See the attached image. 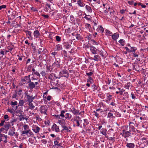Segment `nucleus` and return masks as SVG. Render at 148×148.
<instances>
[{
    "mask_svg": "<svg viewBox=\"0 0 148 148\" xmlns=\"http://www.w3.org/2000/svg\"><path fill=\"white\" fill-rule=\"evenodd\" d=\"M128 126H125V129L123 130L121 132L119 133L120 135L122 136L123 137L126 138L130 136H131L133 135L132 134L128 131Z\"/></svg>",
    "mask_w": 148,
    "mask_h": 148,
    "instance_id": "1",
    "label": "nucleus"
},
{
    "mask_svg": "<svg viewBox=\"0 0 148 148\" xmlns=\"http://www.w3.org/2000/svg\"><path fill=\"white\" fill-rule=\"evenodd\" d=\"M73 126L74 127H79L80 128L82 127V121L81 119L79 116L75 117L73 120Z\"/></svg>",
    "mask_w": 148,
    "mask_h": 148,
    "instance_id": "2",
    "label": "nucleus"
},
{
    "mask_svg": "<svg viewBox=\"0 0 148 148\" xmlns=\"http://www.w3.org/2000/svg\"><path fill=\"white\" fill-rule=\"evenodd\" d=\"M138 144L140 147L144 148L148 144V139L143 137L140 140Z\"/></svg>",
    "mask_w": 148,
    "mask_h": 148,
    "instance_id": "3",
    "label": "nucleus"
},
{
    "mask_svg": "<svg viewBox=\"0 0 148 148\" xmlns=\"http://www.w3.org/2000/svg\"><path fill=\"white\" fill-rule=\"evenodd\" d=\"M134 123L130 122L129 123L128 127V131H129L133 135L135 134L136 133V131H138L135 128L134 126Z\"/></svg>",
    "mask_w": 148,
    "mask_h": 148,
    "instance_id": "4",
    "label": "nucleus"
},
{
    "mask_svg": "<svg viewBox=\"0 0 148 148\" xmlns=\"http://www.w3.org/2000/svg\"><path fill=\"white\" fill-rule=\"evenodd\" d=\"M25 101L28 103L30 102H32L33 100L35 98V96H33L32 95H30L28 94L27 92H25Z\"/></svg>",
    "mask_w": 148,
    "mask_h": 148,
    "instance_id": "5",
    "label": "nucleus"
},
{
    "mask_svg": "<svg viewBox=\"0 0 148 148\" xmlns=\"http://www.w3.org/2000/svg\"><path fill=\"white\" fill-rule=\"evenodd\" d=\"M11 127V124L10 122H5L3 127L1 128V132L3 130H5L6 132Z\"/></svg>",
    "mask_w": 148,
    "mask_h": 148,
    "instance_id": "6",
    "label": "nucleus"
},
{
    "mask_svg": "<svg viewBox=\"0 0 148 148\" xmlns=\"http://www.w3.org/2000/svg\"><path fill=\"white\" fill-rule=\"evenodd\" d=\"M62 129L61 130V132H62L64 130L68 133H70L72 132V129L71 127H67L65 125H62Z\"/></svg>",
    "mask_w": 148,
    "mask_h": 148,
    "instance_id": "7",
    "label": "nucleus"
},
{
    "mask_svg": "<svg viewBox=\"0 0 148 148\" xmlns=\"http://www.w3.org/2000/svg\"><path fill=\"white\" fill-rule=\"evenodd\" d=\"M40 110L41 114L45 115L47 114V108L46 105H44L41 106L40 108Z\"/></svg>",
    "mask_w": 148,
    "mask_h": 148,
    "instance_id": "8",
    "label": "nucleus"
},
{
    "mask_svg": "<svg viewBox=\"0 0 148 148\" xmlns=\"http://www.w3.org/2000/svg\"><path fill=\"white\" fill-rule=\"evenodd\" d=\"M28 87L30 90H32L34 88L37 89L39 87L38 86H35L34 83L32 82L31 80L28 82Z\"/></svg>",
    "mask_w": 148,
    "mask_h": 148,
    "instance_id": "9",
    "label": "nucleus"
},
{
    "mask_svg": "<svg viewBox=\"0 0 148 148\" xmlns=\"http://www.w3.org/2000/svg\"><path fill=\"white\" fill-rule=\"evenodd\" d=\"M127 46L129 47L130 48V51L129 53H133L137 50V48L134 47H132L131 46L130 44L129 43H127L126 45Z\"/></svg>",
    "mask_w": 148,
    "mask_h": 148,
    "instance_id": "10",
    "label": "nucleus"
},
{
    "mask_svg": "<svg viewBox=\"0 0 148 148\" xmlns=\"http://www.w3.org/2000/svg\"><path fill=\"white\" fill-rule=\"evenodd\" d=\"M51 128L52 131H54L56 132H58L60 131L59 127L55 124L53 125Z\"/></svg>",
    "mask_w": 148,
    "mask_h": 148,
    "instance_id": "11",
    "label": "nucleus"
},
{
    "mask_svg": "<svg viewBox=\"0 0 148 148\" xmlns=\"http://www.w3.org/2000/svg\"><path fill=\"white\" fill-rule=\"evenodd\" d=\"M4 120H2L1 122V126H3L4 124V123L5 122V121H8L10 119L9 117L8 116L7 114H5L3 116Z\"/></svg>",
    "mask_w": 148,
    "mask_h": 148,
    "instance_id": "12",
    "label": "nucleus"
},
{
    "mask_svg": "<svg viewBox=\"0 0 148 148\" xmlns=\"http://www.w3.org/2000/svg\"><path fill=\"white\" fill-rule=\"evenodd\" d=\"M30 75H29L27 76H25L24 77H23L21 78V81L22 82H27V83L30 80Z\"/></svg>",
    "mask_w": 148,
    "mask_h": 148,
    "instance_id": "13",
    "label": "nucleus"
},
{
    "mask_svg": "<svg viewBox=\"0 0 148 148\" xmlns=\"http://www.w3.org/2000/svg\"><path fill=\"white\" fill-rule=\"evenodd\" d=\"M1 20L3 19V21H2L1 22V25L3 24V28H4L5 27V25H4V24L5 23H6L5 22V18L4 17H2L1 18ZM2 32L3 33H4L5 32V30L4 29H1V32Z\"/></svg>",
    "mask_w": 148,
    "mask_h": 148,
    "instance_id": "14",
    "label": "nucleus"
},
{
    "mask_svg": "<svg viewBox=\"0 0 148 148\" xmlns=\"http://www.w3.org/2000/svg\"><path fill=\"white\" fill-rule=\"evenodd\" d=\"M61 61L60 59H59V60H56V61L53 64V65L55 67L58 68H60L61 67V65L60 64Z\"/></svg>",
    "mask_w": 148,
    "mask_h": 148,
    "instance_id": "15",
    "label": "nucleus"
},
{
    "mask_svg": "<svg viewBox=\"0 0 148 148\" xmlns=\"http://www.w3.org/2000/svg\"><path fill=\"white\" fill-rule=\"evenodd\" d=\"M7 136L1 134V142L2 141L5 143H6L7 142Z\"/></svg>",
    "mask_w": 148,
    "mask_h": 148,
    "instance_id": "16",
    "label": "nucleus"
},
{
    "mask_svg": "<svg viewBox=\"0 0 148 148\" xmlns=\"http://www.w3.org/2000/svg\"><path fill=\"white\" fill-rule=\"evenodd\" d=\"M123 97L121 99L122 100H125L126 99L128 98L129 96L128 92L125 91H124Z\"/></svg>",
    "mask_w": 148,
    "mask_h": 148,
    "instance_id": "17",
    "label": "nucleus"
},
{
    "mask_svg": "<svg viewBox=\"0 0 148 148\" xmlns=\"http://www.w3.org/2000/svg\"><path fill=\"white\" fill-rule=\"evenodd\" d=\"M132 86V85L130 82H128L127 83L125 84L124 86V87L125 89L129 90L131 88V87Z\"/></svg>",
    "mask_w": 148,
    "mask_h": 148,
    "instance_id": "18",
    "label": "nucleus"
},
{
    "mask_svg": "<svg viewBox=\"0 0 148 148\" xmlns=\"http://www.w3.org/2000/svg\"><path fill=\"white\" fill-rule=\"evenodd\" d=\"M107 130L106 129L102 128L100 131V132L101 134H102L105 137L108 138V135L106 133Z\"/></svg>",
    "mask_w": 148,
    "mask_h": 148,
    "instance_id": "19",
    "label": "nucleus"
},
{
    "mask_svg": "<svg viewBox=\"0 0 148 148\" xmlns=\"http://www.w3.org/2000/svg\"><path fill=\"white\" fill-rule=\"evenodd\" d=\"M133 69L138 72L140 71V67L139 65L137 63H134L133 64Z\"/></svg>",
    "mask_w": 148,
    "mask_h": 148,
    "instance_id": "20",
    "label": "nucleus"
},
{
    "mask_svg": "<svg viewBox=\"0 0 148 148\" xmlns=\"http://www.w3.org/2000/svg\"><path fill=\"white\" fill-rule=\"evenodd\" d=\"M51 5L50 4L47 3L44 8L45 11L46 12H48L49 10L51 8Z\"/></svg>",
    "mask_w": 148,
    "mask_h": 148,
    "instance_id": "21",
    "label": "nucleus"
},
{
    "mask_svg": "<svg viewBox=\"0 0 148 148\" xmlns=\"http://www.w3.org/2000/svg\"><path fill=\"white\" fill-rule=\"evenodd\" d=\"M15 128L14 127H12V128L8 132V135L10 136L14 135V134H15Z\"/></svg>",
    "mask_w": 148,
    "mask_h": 148,
    "instance_id": "22",
    "label": "nucleus"
},
{
    "mask_svg": "<svg viewBox=\"0 0 148 148\" xmlns=\"http://www.w3.org/2000/svg\"><path fill=\"white\" fill-rule=\"evenodd\" d=\"M70 109L71 110V111L74 115L78 114L79 112V110L76 109L74 107H73L71 109Z\"/></svg>",
    "mask_w": 148,
    "mask_h": 148,
    "instance_id": "23",
    "label": "nucleus"
},
{
    "mask_svg": "<svg viewBox=\"0 0 148 148\" xmlns=\"http://www.w3.org/2000/svg\"><path fill=\"white\" fill-rule=\"evenodd\" d=\"M24 31L26 35L27 36V37L31 39H32V38L31 36V34L32 32L28 30H24Z\"/></svg>",
    "mask_w": 148,
    "mask_h": 148,
    "instance_id": "24",
    "label": "nucleus"
},
{
    "mask_svg": "<svg viewBox=\"0 0 148 148\" xmlns=\"http://www.w3.org/2000/svg\"><path fill=\"white\" fill-rule=\"evenodd\" d=\"M84 122L83 123V127L86 128V127L89 124V121L87 119H83Z\"/></svg>",
    "mask_w": 148,
    "mask_h": 148,
    "instance_id": "25",
    "label": "nucleus"
},
{
    "mask_svg": "<svg viewBox=\"0 0 148 148\" xmlns=\"http://www.w3.org/2000/svg\"><path fill=\"white\" fill-rule=\"evenodd\" d=\"M135 144L133 143H126V147L128 148H134L135 147Z\"/></svg>",
    "mask_w": 148,
    "mask_h": 148,
    "instance_id": "26",
    "label": "nucleus"
},
{
    "mask_svg": "<svg viewBox=\"0 0 148 148\" xmlns=\"http://www.w3.org/2000/svg\"><path fill=\"white\" fill-rule=\"evenodd\" d=\"M40 129V128L39 127L35 125L33 127L32 130L35 133H37L39 132Z\"/></svg>",
    "mask_w": 148,
    "mask_h": 148,
    "instance_id": "27",
    "label": "nucleus"
},
{
    "mask_svg": "<svg viewBox=\"0 0 148 148\" xmlns=\"http://www.w3.org/2000/svg\"><path fill=\"white\" fill-rule=\"evenodd\" d=\"M78 5L81 7H84L85 5V3L82 0H79L77 1Z\"/></svg>",
    "mask_w": 148,
    "mask_h": 148,
    "instance_id": "28",
    "label": "nucleus"
},
{
    "mask_svg": "<svg viewBox=\"0 0 148 148\" xmlns=\"http://www.w3.org/2000/svg\"><path fill=\"white\" fill-rule=\"evenodd\" d=\"M90 51L93 54H97L96 50H97V49L94 47L92 46L90 47Z\"/></svg>",
    "mask_w": 148,
    "mask_h": 148,
    "instance_id": "29",
    "label": "nucleus"
},
{
    "mask_svg": "<svg viewBox=\"0 0 148 148\" xmlns=\"http://www.w3.org/2000/svg\"><path fill=\"white\" fill-rule=\"evenodd\" d=\"M107 99L106 100V103H108L112 99V95H109L108 93H107Z\"/></svg>",
    "mask_w": 148,
    "mask_h": 148,
    "instance_id": "30",
    "label": "nucleus"
},
{
    "mask_svg": "<svg viewBox=\"0 0 148 148\" xmlns=\"http://www.w3.org/2000/svg\"><path fill=\"white\" fill-rule=\"evenodd\" d=\"M119 37V34L117 33H115L112 36V38L114 40H116Z\"/></svg>",
    "mask_w": 148,
    "mask_h": 148,
    "instance_id": "31",
    "label": "nucleus"
},
{
    "mask_svg": "<svg viewBox=\"0 0 148 148\" xmlns=\"http://www.w3.org/2000/svg\"><path fill=\"white\" fill-rule=\"evenodd\" d=\"M24 103V101L23 100H20L19 101V103L18 105V106H16V107L15 108V110H16L17 109L18 107L19 106H23V105Z\"/></svg>",
    "mask_w": 148,
    "mask_h": 148,
    "instance_id": "32",
    "label": "nucleus"
},
{
    "mask_svg": "<svg viewBox=\"0 0 148 148\" xmlns=\"http://www.w3.org/2000/svg\"><path fill=\"white\" fill-rule=\"evenodd\" d=\"M94 58L93 59L95 61H101V59L99 55H95L94 57Z\"/></svg>",
    "mask_w": 148,
    "mask_h": 148,
    "instance_id": "33",
    "label": "nucleus"
},
{
    "mask_svg": "<svg viewBox=\"0 0 148 148\" xmlns=\"http://www.w3.org/2000/svg\"><path fill=\"white\" fill-rule=\"evenodd\" d=\"M62 72L64 75V77H69V74L66 70L64 69L62 70Z\"/></svg>",
    "mask_w": 148,
    "mask_h": 148,
    "instance_id": "34",
    "label": "nucleus"
},
{
    "mask_svg": "<svg viewBox=\"0 0 148 148\" xmlns=\"http://www.w3.org/2000/svg\"><path fill=\"white\" fill-rule=\"evenodd\" d=\"M33 34L34 37L36 38L38 37L40 35V33L38 30L34 31Z\"/></svg>",
    "mask_w": 148,
    "mask_h": 148,
    "instance_id": "35",
    "label": "nucleus"
},
{
    "mask_svg": "<svg viewBox=\"0 0 148 148\" xmlns=\"http://www.w3.org/2000/svg\"><path fill=\"white\" fill-rule=\"evenodd\" d=\"M96 30L100 33H103L104 32L103 28L101 25L98 27L97 29Z\"/></svg>",
    "mask_w": 148,
    "mask_h": 148,
    "instance_id": "36",
    "label": "nucleus"
},
{
    "mask_svg": "<svg viewBox=\"0 0 148 148\" xmlns=\"http://www.w3.org/2000/svg\"><path fill=\"white\" fill-rule=\"evenodd\" d=\"M85 8L87 11V12L90 13H91L92 12V9L89 6L86 5L85 6Z\"/></svg>",
    "mask_w": 148,
    "mask_h": 148,
    "instance_id": "37",
    "label": "nucleus"
},
{
    "mask_svg": "<svg viewBox=\"0 0 148 148\" xmlns=\"http://www.w3.org/2000/svg\"><path fill=\"white\" fill-rule=\"evenodd\" d=\"M60 140V138L58 137H57L55 138L54 144L55 146L58 145V143H59Z\"/></svg>",
    "mask_w": 148,
    "mask_h": 148,
    "instance_id": "38",
    "label": "nucleus"
},
{
    "mask_svg": "<svg viewBox=\"0 0 148 148\" xmlns=\"http://www.w3.org/2000/svg\"><path fill=\"white\" fill-rule=\"evenodd\" d=\"M50 83L51 85L53 87H56L57 86L58 83L56 82H55V80L50 81Z\"/></svg>",
    "mask_w": 148,
    "mask_h": 148,
    "instance_id": "39",
    "label": "nucleus"
},
{
    "mask_svg": "<svg viewBox=\"0 0 148 148\" xmlns=\"http://www.w3.org/2000/svg\"><path fill=\"white\" fill-rule=\"evenodd\" d=\"M29 109L32 110L34 109L35 107V106L33 105L32 102H29L28 103Z\"/></svg>",
    "mask_w": 148,
    "mask_h": 148,
    "instance_id": "40",
    "label": "nucleus"
},
{
    "mask_svg": "<svg viewBox=\"0 0 148 148\" xmlns=\"http://www.w3.org/2000/svg\"><path fill=\"white\" fill-rule=\"evenodd\" d=\"M110 111L114 112V114L116 117H120L121 116V114L120 113L117 111H115L114 109H113V110L112 111L110 110Z\"/></svg>",
    "mask_w": 148,
    "mask_h": 148,
    "instance_id": "41",
    "label": "nucleus"
},
{
    "mask_svg": "<svg viewBox=\"0 0 148 148\" xmlns=\"http://www.w3.org/2000/svg\"><path fill=\"white\" fill-rule=\"evenodd\" d=\"M19 120L20 121H21L25 119L27 121L28 119L27 118H26V117H25L24 115H22V114H20L19 116Z\"/></svg>",
    "mask_w": 148,
    "mask_h": 148,
    "instance_id": "42",
    "label": "nucleus"
},
{
    "mask_svg": "<svg viewBox=\"0 0 148 148\" xmlns=\"http://www.w3.org/2000/svg\"><path fill=\"white\" fill-rule=\"evenodd\" d=\"M84 128L85 129L87 132L88 133L90 132L92 130V128L90 126L87 125V126L86 127V128Z\"/></svg>",
    "mask_w": 148,
    "mask_h": 148,
    "instance_id": "43",
    "label": "nucleus"
},
{
    "mask_svg": "<svg viewBox=\"0 0 148 148\" xmlns=\"http://www.w3.org/2000/svg\"><path fill=\"white\" fill-rule=\"evenodd\" d=\"M56 50L58 51H59L62 49V45L60 44H58L56 45Z\"/></svg>",
    "mask_w": 148,
    "mask_h": 148,
    "instance_id": "44",
    "label": "nucleus"
},
{
    "mask_svg": "<svg viewBox=\"0 0 148 148\" xmlns=\"http://www.w3.org/2000/svg\"><path fill=\"white\" fill-rule=\"evenodd\" d=\"M32 68V65H30L27 66L26 67V71L27 72H31Z\"/></svg>",
    "mask_w": 148,
    "mask_h": 148,
    "instance_id": "45",
    "label": "nucleus"
},
{
    "mask_svg": "<svg viewBox=\"0 0 148 148\" xmlns=\"http://www.w3.org/2000/svg\"><path fill=\"white\" fill-rule=\"evenodd\" d=\"M119 42L122 46H123L125 44V42L124 39H121L119 41Z\"/></svg>",
    "mask_w": 148,
    "mask_h": 148,
    "instance_id": "46",
    "label": "nucleus"
},
{
    "mask_svg": "<svg viewBox=\"0 0 148 148\" xmlns=\"http://www.w3.org/2000/svg\"><path fill=\"white\" fill-rule=\"evenodd\" d=\"M5 38L3 37V36H2L1 37V42L2 43V45L3 46H5V47L6 44L4 42V40Z\"/></svg>",
    "mask_w": 148,
    "mask_h": 148,
    "instance_id": "47",
    "label": "nucleus"
},
{
    "mask_svg": "<svg viewBox=\"0 0 148 148\" xmlns=\"http://www.w3.org/2000/svg\"><path fill=\"white\" fill-rule=\"evenodd\" d=\"M64 46L66 49H70L71 47V44L68 42L65 43Z\"/></svg>",
    "mask_w": 148,
    "mask_h": 148,
    "instance_id": "48",
    "label": "nucleus"
},
{
    "mask_svg": "<svg viewBox=\"0 0 148 148\" xmlns=\"http://www.w3.org/2000/svg\"><path fill=\"white\" fill-rule=\"evenodd\" d=\"M29 130H24L21 132V135L23 136H25V134H27L28 135V134L29 132Z\"/></svg>",
    "mask_w": 148,
    "mask_h": 148,
    "instance_id": "49",
    "label": "nucleus"
},
{
    "mask_svg": "<svg viewBox=\"0 0 148 148\" xmlns=\"http://www.w3.org/2000/svg\"><path fill=\"white\" fill-rule=\"evenodd\" d=\"M17 94V92L16 91H15L14 92H13L12 95V98H16V97H18Z\"/></svg>",
    "mask_w": 148,
    "mask_h": 148,
    "instance_id": "50",
    "label": "nucleus"
},
{
    "mask_svg": "<svg viewBox=\"0 0 148 148\" xmlns=\"http://www.w3.org/2000/svg\"><path fill=\"white\" fill-rule=\"evenodd\" d=\"M32 75H36L37 77V78L38 77V78H40V74L37 71H36L35 72L32 73Z\"/></svg>",
    "mask_w": 148,
    "mask_h": 148,
    "instance_id": "51",
    "label": "nucleus"
},
{
    "mask_svg": "<svg viewBox=\"0 0 148 148\" xmlns=\"http://www.w3.org/2000/svg\"><path fill=\"white\" fill-rule=\"evenodd\" d=\"M93 80L92 77H89L87 80V82L90 83V84H92L93 83Z\"/></svg>",
    "mask_w": 148,
    "mask_h": 148,
    "instance_id": "52",
    "label": "nucleus"
},
{
    "mask_svg": "<svg viewBox=\"0 0 148 148\" xmlns=\"http://www.w3.org/2000/svg\"><path fill=\"white\" fill-rule=\"evenodd\" d=\"M91 88L93 91H95L96 90H97L98 88L97 86L93 84L91 86Z\"/></svg>",
    "mask_w": 148,
    "mask_h": 148,
    "instance_id": "53",
    "label": "nucleus"
},
{
    "mask_svg": "<svg viewBox=\"0 0 148 148\" xmlns=\"http://www.w3.org/2000/svg\"><path fill=\"white\" fill-rule=\"evenodd\" d=\"M75 36L77 40H81L82 39V36L79 34L77 33Z\"/></svg>",
    "mask_w": 148,
    "mask_h": 148,
    "instance_id": "54",
    "label": "nucleus"
},
{
    "mask_svg": "<svg viewBox=\"0 0 148 148\" xmlns=\"http://www.w3.org/2000/svg\"><path fill=\"white\" fill-rule=\"evenodd\" d=\"M23 127L24 130H30L29 129V127L27 125L25 124L23 125Z\"/></svg>",
    "mask_w": 148,
    "mask_h": 148,
    "instance_id": "55",
    "label": "nucleus"
},
{
    "mask_svg": "<svg viewBox=\"0 0 148 148\" xmlns=\"http://www.w3.org/2000/svg\"><path fill=\"white\" fill-rule=\"evenodd\" d=\"M107 118H114L115 117L113 116L112 113L109 112L108 114Z\"/></svg>",
    "mask_w": 148,
    "mask_h": 148,
    "instance_id": "56",
    "label": "nucleus"
},
{
    "mask_svg": "<svg viewBox=\"0 0 148 148\" xmlns=\"http://www.w3.org/2000/svg\"><path fill=\"white\" fill-rule=\"evenodd\" d=\"M2 103L6 104V103H7L8 105L9 103V100H7V99H3L2 100Z\"/></svg>",
    "mask_w": 148,
    "mask_h": 148,
    "instance_id": "57",
    "label": "nucleus"
},
{
    "mask_svg": "<svg viewBox=\"0 0 148 148\" xmlns=\"http://www.w3.org/2000/svg\"><path fill=\"white\" fill-rule=\"evenodd\" d=\"M17 121V119H12L10 121V123H11L12 126H13L14 124V123Z\"/></svg>",
    "mask_w": 148,
    "mask_h": 148,
    "instance_id": "58",
    "label": "nucleus"
},
{
    "mask_svg": "<svg viewBox=\"0 0 148 148\" xmlns=\"http://www.w3.org/2000/svg\"><path fill=\"white\" fill-rule=\"evenodd\" d=\"M17 102L16 101H12L10 102V104L12 107H14L15 106H16L17 105Z\"/></svg>",
    "mask_w": 148,
    "mask_h": 148,
    "instance_id": "59",
    "label": "nucleus"
},
{
    "mask_svg": "<svg viewBox=\"0 0 148 148\" xmlns=\"http://www.w3.org/2000/svg\"><path fill=\"white\" fill-rule=\"evenodd\" d=\"M65 112L66 111L64 110H61L60 114V117H61L62 118H64L65 115H64V114L65 113Z\"/></svg>",
    "mask_w": 148,
    "mask_h": 148,
    "instance_id": "60",
    "label": "nucleus"
},
{
    "mask_svg": "<svg viewBox=\"0 0 148 148\" xmlns=\"http://www.w3.org/2000/svg\"><path fill=\"white\" fill-rule=\"evenodd\" d=\"M139 52H138L137 51L136 52H135L133 53V56L135 58H138L139 56Z\"/></svg>",
    "mask_w": 148,
    "mask_h": 148,
    "instance_id": "61",
    "label": "nucleus"
},
{
    "mask_svg": "<svg viewBox=\"0 0 148 148\" xmlns=\"http://www.w3.org/2000/svg\"><path fill=\"white\" fill-rule=\"evenodd\" d=\"M64 118L66 119H71V115L69 113H66L65 114Z\"/></svg>",
    "mask_w": 148,
    "mask_h": 148,
    "instance_id": "62",
    "label": "nucleus"
},
{
    "mask_svg": "<svg viewBox=\"0 0 148 148\" xmlns=\"http://www.w3.org/2000/svg\"><path fill=\"white\" fill-rule=\"evenodd\" d=\"M58 6L60 8L61 6H62L63 5V2L62 1H59L57 3Z\"/></svg>",
    "mask_w": 148,
    "mask_h": 148,
    "instance_id": "63",
    "label": "nucleus"
},
{
    "mask_svg": "<svg viewBox=\"0 0 148 148\" xmlns=\"http://www.w3.org/2000/svg\"><path fill=\"white\" fill-rule=\"evenodd\" d=\"M85 27L86 28L88 29H90L91 28L90 24L88 23H85Z\"/></svg>",
    "mask_w": 148,
    "mask_h": 148,
    "instance_id": "64",
    "label": "nucleus"
}]
</instances>
